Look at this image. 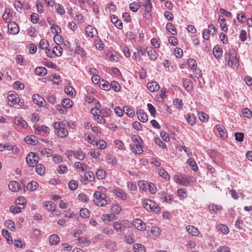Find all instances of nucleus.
Returning a JSON list of instances; mask_svg holds the SVG:
<instances>
[{"label": "nucleus", "instance_id": "nucleus-1", "mask_svg": "<svg viewBox=\"0 0 252 252\" xmlns=\"http://www.w3.org/2000/svg\"><path fill=\"white\" fill-rule=\"evenodd\" d=\"M224 56L226 63L229 66L231 67L233 65L235 66H238L239 60L236 57V52L234 49H229Z\"/></svg>", "mask_w": 252, "mask_h": 252}, {"label": "nucleus", "instance_id": "nucleus-2", "mask_svg": "<svg viewBox=\"0 0 252 252\" xmlns=\"http://www.w3.org/2000/svg\"><path fill=\"white\" fill-rule=\"evenodd\" d=\"M94 202L96 206H105L108 203L106 195L99 191L94 192Z\"/></svg>", "mask_w": 252, "mask_h": 252}, {"label": "nucleus", "instance_id": "nucleus-3", "mask_svg": "<svg viewBox=\"0 0 252 252\" xmlns=\"http://www.w3.org/2000/svg\"><path fill=\"white\" fill-rule=\"evenodd\" d=\"M55 133L61 138H65L68 134V131L64 127L63 122H55L54 124Z\"/></svg>", "mask_w": 252, "mask_h": 252}, {"label": "nucleus", "instance_id": "nucleus-4", "mask_svg": "<svg viewBox=\"0 0 252 252\" xmlns=\"http://www.w3.org/2000/svg\"><path fill=\"white\" fill-rule=\"evenodd\" d=\"M143 207L146 210L156 213L160 211V208L154 201L151 199H145L142 202Z\"/></svg>", "mask_w": 252, "mask_h": 252}, {"label": "nucleus", "instance_id": "nucleus-5", "mask_svg": "<svg viewBox=\"0 0 252 252\" xmlns=\"http://www.w3.org/2000/svg\"><path fill=\"white\" fill-rule=\"evenodd\" d=\"M26 161L28 165L31 167H34L37 164L39 158L37 155L33 152H30L26 157Z\"/></svg>", "mask_w": 252, "mask_h": 252}, {"label": "nucleus", "instance_id": "nucleus-6", "mask_svg": "<svg viewBox=\"0 0 252 252\" xmlns=\"http://www.w3.org/2000/svg\"><path fill=\"white\" fill-rule=\"evenodd\" d=\"M173 180L176 183L181 184L183 186H189L190 185V181L181 175H174Z\"/></svg>", "mask_w": 252, "mask_h": 252}, {"label": "nucleus", "instance_id": "nucleus-7", "mask_svg": "<svg viewBox=\"0 0 252 252\" xmlns=\"http://www.w3.org/2000/svg\"><path fill=\"white\" fill-rule=\"evenodd\" d=\"M158 196L163 202L171 203L173 198L172 195H168L165 192L162 191L158 193Z\"/></svg>", "mask_w": 252, "mask_h": 252}, {"label": "nucleus", "instance_id": "nucleus-8", "mask_svg": "<svg viewBox=\"0 0 252 252\" xmlns=\"http://www.w3.org/2000/svg\"><path fill=\"white\" fill-rule=\"evenodd\" d=\"M86 33L88 36L92 38H95L98 36L97 30L92 26H88L85 29Z\"/></svg>", "mask_w": 252, "mask_h": 252}, {"label": "nucleus", "instance_id": "nucleus-9", "mask_svg": "<svg viewBox=\"0 0 252 252\" xmlns=\"http://www.w3.org/2000/svg\"><path fill=\"white\" fill-rule=\"evenodd\" d=\"M9 104L10 106H13L17 103V100L19 97L17 94L14 92H9L7 96Z\"/></svg>", "mask_w": 252, "mask_h": 252}, {"label": "nucleus", "instance_id": "nucleus-10", "mask_svg": "<svg viewBox=\"0 0 252 252\" xmlns=\"http://www.w3.org/2000/svg\"><path fill=\"white\" fill-rule=\"evenodd\" d=\"M34 127L35 128V133L36 134H39L41 132L44 133L48 134L50 133V128L45 126H39L38 125H34Z\"/></svg>", "mask_w": 252, "mask_h": 252}, {"label": "nucleus", "instance_id": "nucleus-11", "mask_svg": "<svg viewBox=\"0 0 252 252\" xmlns=\"http://www.w3.org/2000/svg\"><path fill=\"white\" fill-rule=\"evenodd\" d=\"M133 225L135 228L141 231H145L146 229L145 223L140 219L134 220Z\"/></svg>", "mask_w": 252, "mask_h": 252}, {"label": "nucleus", "instance_id": "nucleus-12", "mask_svg": "<svg viewBox=\"0 0 252 252\" xmlns=\"http://www.w3.org/2000/svg\"><path fill=\"white\" fill-rule=\"evenodd\" d=\"M9 32L12 34H16L19 32V27L15 22H11L8 25Z\"/></svg>", "mask_w": 252, "mask_h": 252}, {"label": "nucleus", "instance_id": "nucleus-13", "mask_svg": "<svg viewBox=\"0 0 252 252\" xmlns=\"http://www.w3.org/2000/svg\"><path fill=\"white\" fill-rule=\"evenodd\" d=\"M146 50L150 60L153 61H155L158 56V54L157 53L156 51L151 47H147Z\"/></svg>", "mask_w": 252, "mask_h": 252}, {"label": "nucleus", "instance_id": "nucleus-14", "mask_svg": "<svg viewBox=\"0 0 252 252\" xmlns=\"http://www.w3.org/2000/svg\"><path fill=\"white\" fill-rule=\"evenodd\" d=\"M32 100L33 102L37 105H39L41 107L45 106V101L43 98L37 94H33L32 96Z\"/></svg>", "mask_w": 252, "mask_h": 252}, {"label": "nucleus", "instance_id": "nucleus-15", "mask_svg": "<svg viewBox=\"0 0 252 252\" xmlns=\"http://www.w3.org/2000/svg\"><path fill=\"white\" fill-rule=\"evenodd\" d=\"M114 193L116 196L122 200H125L126 198V193L121 189L119 188H115L113 190Z\"/></svg>", "mask_w": 252, "mask_h": 252}, {"label": "nucleus", "instance_id": "nucleus-16", "mask_svg": "<svg viewBox=\"0 0 252 252\" xmlns=\"http://www.w3.org/2000/svg\"><path fill=\"white\" fill-rule=\"evenodd\" d=\"M147 88L151 92L158 91L160 88L158 84L156 81L149 82L147 84Z\"/></svg>", "mask_w": 252, "mask_h": 252}, {"label": "nucleus", "instance_id": "nucleus-17", "mask_svg": "<svg viewBox=\"0 0 252 252\" xmlns=\"http://www.w3.org/2000/svg\"><path fill=\"white\" fill-rule=\"evenodd\" d=\"M188 232L193 236H197L199 234L198 229L193 225H188L186 227Z\"/></svg>", "mask_w": 252, "mask_h": 252}, {"label": "nucleus", "instance_id": "nucleus-18", "mask_svg": "<svg viewBox=\"0 0 252 252\" xmlns=\"http://www.w3.org/2000/svg\"><path fill=\"white\" fill-rule=\"evenodd\" d=\"M208 209L211 214H217L218 212L221 210L222 207L221 206L212 203L208 206Z\"/></svg>", "mask_w": 252, "mask_h": 252}, {"label": "nucleus", "instance_id": "nucleus-19", "mask_svg": "<svg viewBox=\"0 0 252 252\" xmlns=\"http://www.w3.org/2000/svg\"><path fill=\"white\" fill-rule=\"evenodd\" d=\"M131 150L134 154H141L143 153V150L141 144L140 143H135L133 145L131 146Z\"/></svg>", "mask_w": 252, "mask_h": 252}, {"label": "nucleus", "instance_id": "nucleus-20", "mask_svg": "<svg viewBox=\"0 0 252 252\" xmlns=\"http://www.w3.org/2000/svg\"><path fill=\"white\" fill-rule=\"evenodd\" d=\"M138 119L142 123H146L148 121V116L142 110H138L136 112Z\"/></svg>", "mask_w": 252, "mask_h": 252}, {"label": "nucleus", "instance_id": "nucleus-21", "mask_svg": "<svg viewBox=\"0 0 252 252\" xmlns=\"http://www.w3.org/2000/svg\"><path fill=\"white\" fill-rule=\"evenodd\" d=\"M14 123L22 127L26 128L28 126L27 123L21 117H16L14 119Z\"/></svg>", "mask_w": 252, "mask_h": 252}, {"label": "nucleus", "instance_id": "nucleus-22", "mask_svg": "<svg viewBox=\"0 0 252 252\" xmlns=\"http://www.w3.org/2000/svg\"><path fill=\"white\" fill-rule=\"evenodd\" d=\"M111 20L118 29H122L123 28V23L122 21L118 20V18L116 16L114 15H112L111 16Z\"/></svg>", "mask_w": 252, "mask_h": 252}, {"label": "nucleus", "instance_id": "nucleus-23", "mask_svg": "<svg viewBox=\"0 0 252 252\" xmlns=\"http://www.w3.org/2000/svg\"><path fill=\"white\" fill-rule=\"evenodd\" d=\"M214 56L218 59H220L222 56V50L221 48L219 46H215L213 50Z\"/></svg>", "mask_w": 252, "mask_h": 252}, {"label": "nucleus", "instance_id": "nucleus-24", "mask_svg": "<svg viewBox=\"0 0 252 252\" xmlns=\"http://www.w3.org/2000/svg\"><path fill=\"white\" fill-rule=\"evenodd\" d=\"M9 189L13 192H17L19 190L20 186L19 184L16 181H11L8 185Z\"/></svg>", "mask_w": 252, "mask_h": 252}, {"label": "nucleus", "instance_id": "nucleus-25", "mask_svg": "<svg viewBox=\"0 0 252 252\" xmlns=\"http://www.w3.org/2000/svg\"><path fill=\"white\" fill-rule=\"evenodd\" d=\"M107 58L111 62H118L119 61L118 57L115 52L109 51L106 54Z\"/></svg>", "mask_w": 252, "mask_h": 252}, {"label": "nucleus", "instance_id": "nucleus-26", "mask_svg": "<svg viewBox=\"0 0 252 252\" xmlns=\"http://www.w3.org/2000/svg\"><path fill=\"white\" fill-rule=\"evenodd\" d=\"M11 17L12 13H11L10 9L9 8H6L4 10V12L2 16L3 19L5 22H9Z\"/></svg>", "mask_w": 252, "mask_h": 252}, {"label": "nucleus", "instance_id": "nucleus-27", "mask_svg": "<svg viewBox=\"0 0 252 252\" xmlns=\"http://www.w3.org/2000/svg\"><path fill=\"white\" fill-rule=\"evenodd\" d=\"M24 141L28 144L35 145L37 142V138L33 135L27 136L24 138Z\"/></svg>", "mask_w": 252, "mask_h": 252}, {"label": "nucleus", "instance_id": "nucleus-28", "mask_svg": "<svg viewBox=\"0 0 252 252\" xmlns=\"http://www.w3.org/2000/svg\"><path fill=\"white\" fill-rule=\"evenodd\" d=\"M219 21L221 30L224 32H227L228 31V28L226 27L225 20L224 17L222 16H220L219 17Z\"/></svg>", "mask_w": 252, "mask_h": 252}, {"label": "nucleus", "instance_id": "nucleus-29", "mask_svg": "<svg viewBox=\"0 0 252 252\" xmlns=\"http://www.w3.org/2000/svg\"><path fill=\"white\" fill-rule=\"evenodd\" d=\"M63 50L62 47L60 45H57L56 46L54 47V49L53 51V55H54V57H60L63 54Z\"/></svg>", "mask_w": 252, "mask_h": 252}, {"label": "nucleus", "instance_id": "nucleus-30", "mask_svg": "<svg viewBox=\"0 0 252 252\" xmlns=\"http://www.w3.org/2000/svg\"><path fill=\"white\" fill-rule=\"evenodd\" d=\"M49 241L50 245H56L60 242V238L57 235L53 234L50 236Z\"/></svg>", "mask_w": 252, "mask_h": 252}, {"label": "nucleus", "instance_id": "nucleus-31", "mask_svg": "<svg viewBox=\"0 0 252 252\" xmlns=\"http://www.w3.org/2000/svg\"><path fill=\"white\" fill-rule=\"evenodd\" d=\"M35 170L37 173L39 175H43L45 173V168L42 164H37L35 165Z\"/></svg>", "mask_w": 252, "mask_h": 252}, {"label": "nucleus", "instance_id": "nucleus-32", "mask_svg": "<svg viewBox=\"0 0 252 252\" xmlns=\"http://www.w3.org/2000/svg\"><path fill=\"white\" fill-rule=\"evenodd\" d=\"M74 165L76 168L82 172H84L87 169V165L84 163L81 162H75Z\"/></svg>", "mask_w": 252, "mask_h": 252}, {"label": "nucleus", "instance_id": "nucleus-33", "mask_svg": "<svg viewBox=\"0 0 252 252\" xmlns=\"http://www.w3.org/2000/svg\"><path fill=\"white\" fill-rule=\"evenodd\" d=\"M64 108H70L72 107L73 102L69 98H64L62 101Z\"/></svg>", "mask_w": 252, "mask_h": 252}, {"label": "nucleus", "instance_id": "nucleus-34", "mask_svg": "<svg viewBox=\"0 0 252 252\" xmlns=\"http://www.w3.org/2000/svg\"><path fill=\"white\" fill-rule=\"evenodd\" d=\"M166 30L173 35H176L177 33L176 29L174 25L171 23H167L166 26Z\"/></svg>", "mask_w": 252, "mask_h": 252}, {"label": "nucleus", "instance_id": "nucleus-35", "mask_svg": "<svg viewBox=\"0 0 252 252\" xmlns=\"http://www.w3.org/2000/svg\"><path fill=\"white\" fill-rule=\"evenodd\" d=\"M47 71L46 68L44 67H38L35 69V73L36 75L43 76L47 74Z\"/></svg>", "mask_w": 252, "mask_h": 252}, {"label": "nucleus", "instance_id": "nucleus-36", "mask_svg": "<svg viewBox=\"0 0 252 252\" xmlns=\"http://www.w3.org/2000/svg\"><path fill=\"white\" fill-rule=\"evenodd\" d=\"M187 121L189 125L193 126L195 124L196 118L194 115L189 113L187 115Z\"/></svg>", "mask_w": 252, "mask_h": 252}, {"label": "nucleus", "instance_id": "nucleus-37", "mask_svg": "<svg viewBox=\"0 0 252 252\" xmlns=\"http://www.w3.org/2000/svg\"><path fill=\"white\" fill-rule=\"evenodd\" d=\"M116 216L113 214H104L102 219L105 221H113L115 219Z\"/></svg>", "mask_w": 252, "mask_h": 252}, {"label": "nucleus", "instance_id": "nucleus-38", "mask_svg": "<svg viewBox=\"0 0 252 252\" xmlns=\"http://www.w3.org/2000/svg\"><path fill=\"white\" fill-rule=\"evenodd\" d=\"M143 6L144 7L145 10L148 12H150L153 7L152 3L150 0H146L143 2Z\"/></svg>", "mask_w": 252, "mask_h": 252}, {"label": "nucleus", "instance_id": "nucleus-39", "mask_svg": "<svg viewBox=\"0 0 252 252\" xmlns=\"http://www.w3.org/2000/svg\"><path fill=\"white\" fill-rule=\"evenodd\" d=\"M44 208L48 211H53L55 210V207L51 201H46L44 203Z\"/></svg>", "mask_w": 252, "mask_h": 252}, {"label": "nucleus", "instance_id": "nucleus-40", "mask_svg": "<svg viewBox=\"0 0 252 252\" xmlns=\"http://www.w3.org/2000/svg\"><path fill=\"white\" fill-rule=\"evenodd\" d=\"M215 127L220 133V137H224L225 136V129L223 126L220 125H217Z\"/></svg>", "mask_w": 252, "mask_h": 252}, {"label": "nucleus", "instance_id": "nucleus-41", "mask_svg": "<svg viewBox=\"0 0 252 252\" xmlns=\"http://www.w3.org/2000/svg\"><path fill=\"white\" fill-rule=\"evenodd\" d=\"M38 186V184L36 181H32L28 184L27 188L28 190L31 191L35 190Z\"/></svg>", "mask_w": 252, "mask_h": 252}, {"label": "nucleus", "instance_id": "nucleus-42", "mask_svg": "<svg viewBox=\"0 0 252 252\" xmlns=\"http://www.w3.org/2000/svg\"><path fill=\"white\" fill-rule=\"evenodd\" d=\"M95 175L98 179L101 180L105 178L106 174L104 170L99 169L96 171Z\"/></svg>", "mask_w": 252, "mask_h": 252}, {"label": "nucleus", "instance_id": "nucleus-43", "mask_svg": "<svg viewBox=\"0 0 252 252\" xmlns=\"http://www.w3.org/2000/svg\"><path fill=\"white\" fill-rule=\"evenodd\" d=\"M2 234L5 238L7 242L9 244H11L12 243V237L10 235L9 232L4 229L2 230Z\"/></svg>", "mask_w": 252, "mask_h": 252}, {"label": "nucleus", "instance_id": "nucleus-44", "mask_svg": "<svg viewBox=\"0 0 252 252\" xmlns=\"http://www.w3.org/2000/svg\"><path fill=\"white\" fill-rule=\"evenodd\" d=\"M158 174L160 176L162 177L163 179L166 181H168L170 179V176L168 174L167 172L164 170L163 168H161L158 170Z\"/></svg>", "mask_w": 252, "mask_h": 252}, {"label": "nucleus", "instance_id": "nucleus-45", "mask_svg": "<svg viewBox=\"0 0 252 252\" xmlns=\"http://www.w3.org/2000/svg\"><path fill=\"white\" fill-rule=\"evenodd\" d=\"M124 112L129 117L132 118L135 115V112L128 106L124 107Z\"/></svg>", "mask_w": 252, "mask_h": 252}, {"label": "nucleus", "instance_id": "nucleus-46", "mask_svg": "<svg viewBox=\"0 0 252 252\" xmlns=\"http://www.w3.org/2000/svg\"><path fill=\"white\" fill-rule=\"evenodd\" d=\"M187 163L191 167L192 169L196 171L198 170V166L196 164V162L192 158H189L187 160Z\"/></svg>", "mask_w": 252, "mask_h": 252}, {"label": "nucleus", "instance_id": "nucleus-47", "mask_svg": "<svg viewBox=\"0 0 252 252\" xmlns=\"http://www.w3.org/2000/svg\"><path fill=\"white\" fill-rule=\"evenodd\" d=\"M75 51L76 53L82 58L85 57L86 55V52L85 50L79 45H77L76 47Z\"/></svg>", "mask_w": 252, "mask_h": 252}, {"label": "nucleus", "instance_id": "nucleus-48", "mask_svg": "<svg viewBox=\"0 0 252 252\" xmlns=\"http://www.w3.org/2000/svg\"><path fill=\"white\" fill-rule=\"evenodd\" d=\"M94 119L97 124H99L104 125L106 123V121L102 115H100V114H99L98 116L94 117Z\"/></svg>", "mask_w": 252, "mask_h": 252}, {"label": "nucleus", "instance_id": "nucleus-49", "mask_svg": "<svg viewBox=\"0 0 252 252\" xmlns=\"http://www.w3.org/2000/svg\"><path fill=\"white\" fill-rule=\"evenodd\" d=\"M133 249L135 252H145L144 246L140 244H134Z\"/></svg>", "mask_w": 252, "mask_h": 252}, {"label": "nucleus", "instance_id": "nucleus-50", "mask_svg": "<svg viewBox=\"0 0 252 252\" xmlns=\"http://www.w3.org/2000/svg\"><path fill=\"white\" fill-rule=\"evenodd\" d=\"M149 183H150L147 181L141 180L138 182V186L139 188L141 189L142 190L144 191H147Z\"/></svg>", "mask_w": 252, "mask_h": 252}, {"label": "nucleus", "instance_id": "nucleus-51", "mask_svg": "<svg viewBox=\"0 0 252 252\" xmlns=\"http://www.w3.org/2000/svg\"><path fill=\"white\" fill-rule=\"evenodd\" d=\"M84 177L86 179H87L90 181H93L95 179L94 173L92 171L86 172L84 174Z\"/></svg>", "mask_w": 252, "mask_h": 252}, {"label": "nucleus", "instance_id": "nucleus-52", "mask_svg": "<svg viewBox=\"0 0 252 252\" xmlns=\"http://www.w3.org/2000/svg\"><path fill=\"white\" fill-rule=\"evenodd\" d=\"M99 86L101 89L105 91H108L111 89V86L109 83L107 81L103 80L100 83Z\"/></svg>", "mask_w": 252, "mask_h": 252}, {"label": "nucleus", "instance_id": "nucleus-53", "mask_svg": "<svg viewBox=\"0 0 252 252\" xmlns=\"http://www.w3.org/2000/svg\"><path fill=\"white\" fill-rule=\"evenodd\" d=\"M55 8L57 12L60 15H63L65 13V10L63 6L60 4H55Z\"/></svg>", "mask_w": 252, "mask_h": 252}, {"label": "nucleus", "instance_id": "nucleus-54", "mask_svg": "<svg viewBox=\"0 0 252 252\" xmlns=\"http://www.w3.org/2000/svg\"><path fill=\"white\" fill-rule=\"evenodd\" d=\"M91 112L93 116V118H94V117L98 116V115L100 114L101 110L99 107L96 106L92 108Z\"/></svg>", "mask_w": 252, "mask_h": 252}, {"label": "nucleus", "instance_id": "nucleus-55", "mask_svg": "<svg viewBox=\"0 0 252 252\" xmlns=\"http://www.w3.org/2000/svg\"><path fill=\"white\" fill-rule=\"evenodd\" d=\"M49 46L48 41L44 39H41L39 43V47L42 49H46Z\"/></svg>", "mask_w": 252, "mask_h": 252}, {"label": "nucleus", "instance_id": "nucleus-56", "mask_svg": "<svg viewBox=\"0 0 252 252\" xmlns=\"http://www.w3.org/2000/svg\"><path fill=\"white\" fill-rule=\"evenodd\" d=\"M5 226L11 231H14L15 230V223L11 220H7L5 222Z\"/></svg>", "mask_w": 252, "mask_h": 252}, {"label": "nucleus", "instance_id": "nucleus-57", "mask_svg": "<svg viewBox=\"0 0 252 252\" xmlns=\"http://www.w3.org/2000/svg\"><path fill=\"white\" fill-rule=\"evenodd\" d=\"M106 161L108 163L113 165L117 163V160L115 157L111 155H107L106 157Z\"/></svg>", "mask_w": 252, "mask_h": 252}, {"label": "nucleus", "instance_id": "nucleus-58", "mask_svg": "<svg viewBox=\"0 0 252 252\" xmlns=\"http://www.w3.org/2000/svg\"><path fill=\"white\" fill-rule=\"evenodd\" d=\"M80 215L84 218H87L90 216V211L87 208H82L80 211Z\"/></svg>", "mask_w": 252, "mask_h": 252}, {"label": "nucleus", "instance_id": "nucleus-59", "mask_svg": "<svg viewBox=\"0 0 252 252\" xmlns=\"http://www.w3.org/2000/svg\"><path fill=\"white\" fill-rule=\"evenodd\" d=\"M51 31L53 34H57L61 32V29L57 25H53L51 27Z\"/></svg>", "mask_w": 252, "mask_h": 252}, {"label": "nucleus", "instance_id": "nucleus-60", "mask_svg": "<svg viewBox=\"0 0 252 252\" xmlns=\"http://www.w3.org/2000/svg\"><path fill=\"white\" fill-rule=\"evenodd\" d=\"M151 233L155 237H158L160 234V228L158 226H153L151 228Z\"/></svg>", "mask_w": 252, "mask_h": 252}, {"label": "nucleus", "instance_id": "nucleus-61", "mask_svg": "<svg viewBox=\"0 0 252 252\" xmlns=\"http://www.w3.org/2000/svg\"><path fill=\"white\" fill-rule=\"evenodd\" d=\"M78 242L80 244H83V245L85 247H88L91 244L90 240L87 239L86 238L83 237L79 238Z\"/></svg>", "mask_w": 252, "mask_h": 252}, {"label": "nucleus", "instance_id": "nucleus-62", "mask_svg": "<svg viewBox=\"0 0 252 252\" xmlns=\"http://www.w3.org/2000/svg\"><path fill=\"white\" fill-rule=\"evenodd\" d=\"M57 171L59 174H64L67 171V167L65 164H61L59 166Z\"/></svg>", "mask_w": 252, "mask_h": 252}, {"label": "nucleus", "instance_id": "nucleus-63", "mask_svg": "<svg viewBox=\"0 0 252 252\" xmlns=\"http://www.w3.org/2000/svg\"><path fill=\"white\" fill-rule=\"evenodd\" d=\"M41 154L46 157H50L52 156V151L50 149H43L40 151Z\"/></svg>", "mask_w": 252, "mask_h": 252}, {"label": "nucleus", "instance_id": "nucleus-64", "mask_svg": "<svg viewBox=\"0 0 252 252\" xmlns=\"http://www.w3.org/2000/svg\"><path fill=\"white\" fill-rule=\"evenodd\" d=\"M110 86L111 88H112V89L115 92H119L121 90V86L118 82L116 81H112L110 84Z\"/></svg>", "mask_w": 252, "mask_h": 252}]
</instances>
